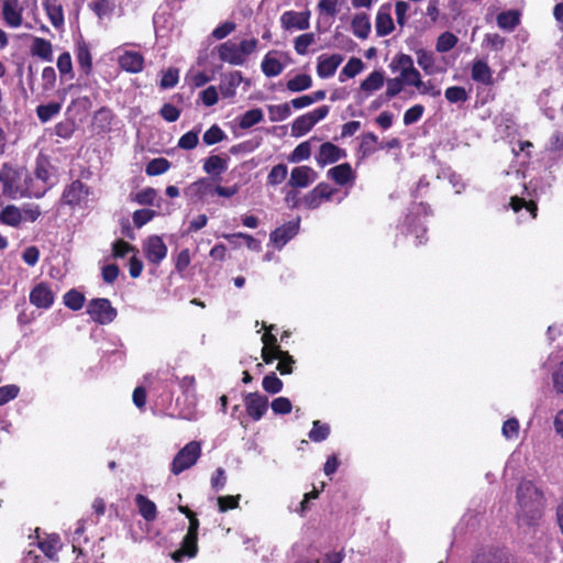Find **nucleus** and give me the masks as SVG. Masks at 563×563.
<instances>
[{
    "mask_svg": "<svg viewBox=\"0 0 563 563\" xmlns=\"http://www.w3.org/2000/svg\"><path fill=\"white\" fill-rule=\"evenodd\" d=\"M342 62L343 56L340 54L320 55L317 64L318 76L322 79L332 77Z\"/></svg>",
    "mask_w": 563,
    "mask_h": 563,
    "instance_id": "12",
    "label": "nucleus"
},
{
    "mask_svg": "<svg viewBox=\"0 0 563 563\" xmlns=\"http://www.w3.org/2000/svg\"><path fill=\"white\" fill-rule=\"evenodd\" d=\"M135 503L137 505L141 516L146 521H153L156 519L157 510L155 504L144 495H136Z\"/></svg>",
    "mask_w": 563,
    "mask_h": 563,
    "instance_id": "32",
    "label": "nucleus"
},
{
    "mask_svg": "<svg viewBox=\"0 0 563 563\" xmlns=\"http://www.w3.org/2000/svg\"><path fill=\"white\" fill-rule=\"evenodd\" d=\"M284 65L276 57V52L267 53L261 64L262 71L266 77H276L284 70Z\"/></svg>",
    "mask_w": 563,
    "mask_h": 563,
    "instance_id": "28",
    "label": "nucleus"
},
{
    "mask_svg": "<svg viewBox=\"0 0 563 563\" xmlns=\"http://www.w3.org/2000/svg\"><path fill=\"white\" fill-rule=\"evenodd\" d=\"M328 177L340 186H352L355 180V173L349 163L336 165L328 170Z\"/></svg>",
    "mask_w": 563,
    "mask_h": 563,
    "instance_id": "17",
    "label": "nucleus"
},
{
    "mask_svg": "<svg viewBox=\"0 0 563 563\" xmlns=\"http://www.w3.org/2000/svg\"><path fill=\"white\" fill-rule=\"evenodd\" d=\"M89 7L100 20H103L112 15L115 3L112 0H93Z\"/></svg>",
    "mask_w": 563,
    "mask_h": 563,
    "instance_id": "37",
    "label": "nucleus"
},
{
    "mask_svg": "<svg viewBox=\"0 0 563 563\" xmlns=\"http://www.w3.org/2000/svg\"><path fill=\"white\" fill-rule=\"evenodd\" d=\"M417 89H418L420 95H427V96H430V97H433V98L439 97L441 95L440 87L432 79H429L427 81H423L421 79V81L419 82Z\"/></svg>",
    "mask_w": 563,
    "mask_h": 563,
    "instance_id": "58",
    "label": "nucleus"
},
{
    "mask_svg": "<svg viewBox=\"0 0 563 563\" xmlns=\"http://www.w3.org/2000/svg\"><path fill=\"white\" fill-rule=\"evenodd\" d=\"M311 86L312 78L307 74L296 75L295 77L290 78L286 84L287 89L291 92L305 91L311 88Z\"/></svg>",
    "mask_w": 563,
    "mask_h": 563,
    "instance_id": "38",
    "label": "nucleus"
},
{
    "mask_svg": "<svg viewBox=\"0 0 563 563\" xmlns=\"http://www.w3.org/2000/svg\"><path fill=\"white\" fill-rule=\"evenodd\" d=\"M31 54L32 56L38 57L45 62L53 60V45L49 41L33 36L32 45H31Z\"/></svg>",
    "mask_w": 563,
    "mask_h": 563,
    "instance_id": "25",
    "label": "nucleus"
},
{
    "mask_svg": "<svg viewBox=\"0 0 563 563\" xmlns=\"http://www.w3.org/2000/svg\"><path fill=\"white\" fill-rule=\"evenodd\" d=\"M353 34L361 40H366L372 31V24L368 14L356 13L351 22Z\"/></svg>",
    "mask_w": 563,
    "mask_h": 563,
    "instance_id": "24",
    "label": "nucleus"
},
{
    "mask_svg": "<svg viewBox=\"0 0 563 563\" xmlns=\"http://www.w3.org/2000/svg\"><path fill=\"white\" fill-rule=\"evenodd\" d=\"M85 302V297L77 290H69L64 296V303L71 310H79Z\"/></svg>",
    "mask_w": 563,
    "mask_h": 563,
    "instance_id": "55",
    "label": "nucleus"
},
{
    "mask_svg": "<svg viewBox=\"0 0 563 563\" xmlns=\"http://www.w3.org/2000/svg\"><path fill=\"white\" fill-rule=\"evenodd\" d=\"M218 55L220 60L234 66H241L245 63V58L240 54L238 44L227 41L218 46Z\"/></svg>",
    "mask_w": 563,
    "mask_h": 563,
    "instance_id": "16",
    "label": "nucleus"
},
{
    "mask_svg": "<svg viewBox=\"0 0 563 563\" xmlns=\"http://www.w3.org/2000/svg\"><path fill=\"white\" fill-rule=\"evenodd\" d=\"M314 126L311 117L306 113L298 117L291 124V135L300 137L307 134Z\"/></svg>",
    "mask_w": 563,
    "mask_h": 563,
    "instance_id": "34",
    "label": "nucleus"
},
{
    "mask_svg": "<svg viewBox=\"0 0 563 563\" xmlns=\"http://www.w3.org/2000/svg\"><path fill=\"white\" fill-rule=\"evenodd\" d=\"M30 302L37 308L47 309L54 302L53 291L46 284L40 283L31 290Z\"/></svg>",
    "mask_w": 563,
    "mask_h": 563,
    "instance_id": "14",
    "label": "nucleus"
},
{
    "mask_svg": "<svg viewBox=\"0 0 563 563\" xmlns=\"http://www.w3.org/2000/svg\"><path fill=\"white\" fill-rule=\"evenodd\" d=\"M415 67L413 59L410 55L398 53L396 54L390 64L389 68L394 74H398L397 77H404L407 75L411 68Z\"/></svg>",
    "mask_w": 563,
    "mask_h": 563,
    "instance_id": "26",
    "label": "nucleus"
},
{
    "mask_svg": "<svg viewBox=\"0 0 563 563\" xmlns=\"http://www.w3.org/2000/svg\"><path fill=\"white\" fill-rule=\"evenodd\" d=\"M156 212L151 209H140L133 212V223L136 228H142L144 224L150 222Z\"/></svg>",
    "mask_w": 563,
    "mask_h": 563,
    "instance_id": "63",
    "label": "nucleus"
},
{
    "mask_svg": "<svg viewBox=\"0 0 563 563\" xmlns=\"http://www.w3.org/2000/svg\"><path fill=\"white\" fill-rule=\"evenodd\" d=\"M225 137L223 130L218 124H213L203 133L202 141L206 145H214Z\"/></svg>",
    "mask_w": 563,
    "mask_h": 563,
    "instance_id": "47",
    "label": "nucleus"
},
{
    "mask_svg": "<svg viewBox=\"0 0 563 563\" xmlns=\"http://www.w3.org/2000/svg\"><path fill=\"white\" fill-rule=\"evenodd\" d=\"M444 96L450 103L465 102L468 99L466 89L461 86H452L446 88Z\"/></svg>",
    "mask_w": 563,
    "mask_h": 563,
    "instance_id": "50",
    "label": "nucleus"
},
{
    "mask_svg": "<svg viewBox=\"0 0 563 563\" xmlns=\"http://www.w3.org/2000/svg\"><path fill=\"white\" fill-rule=\"evenodd\" d=\"M88 196L87 187L80 181H73L63 192V200L67 205H79Z\"/></svg>",
    "mask_w": 563,
    "mask_h": 563,
    "instance_id": "21",
    "label": "nucleus"
},
{
    "mask_svg": "<svg viewBox=\"0 0 563 563\" xmlns=\"http://www.w3.org/2000/svg\"><path fill=\"white\" fill-rule=\"evenodd\" d=\"M280 25L286 31H306L310 26V11L297 12L294 10L285 11L280 15Z\"/></svg>",
    "mask_w": 563,
    "mask_h": 563,
    "instance_id": "6",
    "label": "nucleus"
},
{
    "mask_svg": "<svg viewBox=\"0 0 563 563\" xmlns=\"http://www.w3.org/2000/svg\"><path fill=\"white\" fill-rule=\"evenodd\" d=\"M228 169V159L219 155H211L203 162V170L212 176H219Z\"/></svg>",
    "mask_w": 563,
    "mask_h": 563,
    "instance_id": "30",
    "label": "nucleus"
},
{
    "mask_svg": "<svg viewBox=\"0 0 563 563\" xmlns=\"http://www.w3.org/2000/svg\"><path fill=\"white\" fill-rule=\"evenodd\" d=\"M471 77L474 81L485 86L493 84V71L483 59H475L473 62Z\"/></svg>",
    "mask_w": 563,
    "mask_h": 563,
    "instance_id": "23",
    "label": "nucleus"
},
{
    "mask_svg": "<svg viewBox=\"0 0 563 563\" xmlns=\"http://www.w3.org/2000/svg\"><path fill=\"white\" fill-rule=\"evenodd\" d=\"M417 63L422 68L426 75H435L440 73V68L435 65L434 54L426 49H418L416 52Z\"/></svg>",
    "mask_w": 563,
    "mask_h": 563,
    "instance_id": "29",
    "label": "nucleus"
},
{
    "mask_svg": "<svg viewBox=\"0 0 563 563\" xmlns=\"http://www.w3.org/2000/svg\"><path fill=\"white\" fill-rule=\"evenodd\" d=\"M318 178V174L310 166L295 167L288 180V186L292 188H306Z\"/></svg>",
    "mask_w": 563,
    "mask_h": 563,
    "instance_id": "10",
    "label": "nucleus"
},
{
    "mask_svg": "<svg viewBox=\"0 0 563 563\" xmlns=\"http://www.w3.org/2000/svg\"><path fill=\"white\" fill-rule=\"evenodd\" d=\"M243 81L242 73L239 70L224 75L221 79L219 91L223 98H232L236 93V88Z\"/></svg>",
    "mask_w": 563,
    "mask_h": 563,
    "instance_id": "18",
    "label": "nucleus"
},
{
    "mask_svg": "<svg viewBox=\"0 0 563 563\" xmlns=\"http://www.w3.org/2000/svg\"><path fill=\"white\" fill-rule=\"evenodd\" d=\"M518 511L520 525L533 526L543 515L544 498L542 492L530 481H522L517 490Z\"/></svg>",
    "mask_w": 563,
    "mask_h": 563,
    "instance_id": "2",
    "label": "nucleus"
},
{
    "mask_svg": "<svg viewBox=\"0 0 563 563\" xmlns=\"http://www.w3.org/2000/svg\"><path fill=\"white\" fill-rule=\"evenodd\" d=\"M474 563H514L501 553H487L478 556Z\"/></svg>",
    "mask_w": 563,
    "mask_h": 563,
    "instance_id": "64",
    "label": "nucleus"
},
{
    "mask_svg": "<svg viewBox=\"0 0 563 563\" xmlns=\"http://www.w3.org/2000/svg\"><path fill=\"white\" fill-rule=\"evenodd\" d=\"M199 132L200 130L198 129L185 133L178 140L177 146L181 150H194L199 142Z\"/></svg>",
    "mask_w": 563,
    "mask_h": 563,
    "instance_id": "52",
    "label": "nucleus"
},
{
    "mask_svg": "<svg viewBox=\"0 0 563 563\" xmlns=\"http://www.w3.org/2000/svg\"><path fill=\"white\" fill-rule=\"evenodd\" d=\"M87 312L93 321L101 324L112 322L117 316V310L104 298L92 299L87 307Z\"/></svg>",
    "mask_w": 563,
    "mask_h": 563,
    "instance_id": "5",
    "label": "nucleus"
},
{
    "mask_svg": "<svg viewBox=\"0 0 563 563\" xmlns=\"http://www.w3.org/2000/svg\"><path fill=\"white\" fill-rule=\"evenodd\" d=\"M0 183L3 196L13 200L26 197L41 198L47 190V187L37 186L38 181L29 170L15 168L9 163H4L0 168Z\"/></svg>",
    "mask_w": 563,
    "mask_h": 563,
    "instance_id": "1",
    "label": "nucleus"
},
{
    "mask_svg": "<svg viewBox=\"0 0 563 563\" xmlns=\"http://www.w3.org/2000/svg\"><path fill=\"white\" fill-rule=\"evenodd\" d=\"M170 167V163L166 158H154L146 165V174L157 176L166 173Z\"/></svg>",
    "mask_w": 563,
    "mask_h": 563,
    "instance_id": "51",
    "label": "nucleus"
},
{
    "mask_svg": "<svg viewBox=\"0 0 563 563\" xmlns=\"http://www.w3.org/2000/svg\"><path fill=\"white\" fill-rule=\"evenodd\" d=\"M520 22L517 11L509 10L497 15V24L500 29L512 31Z\"/></svg>",
    "mask_w": 563,
    "mask_h": 563,
    "instance_id": "40",
    "label": "nucleus"
},
{
    "mask_svg": "<svg viewBox=\"0 0 563 563\" xmlns=\"http://www.w3.org/2000/svg\"><path fill=\"white\" fill-rule=\"evenodd\" d=\"M329 433V426L316 420L313 421L312 429L309 432V439L313 442H321L328 438Z\"/></svg>",
    "mask_w": 563,
    "mask_h": 563,
    "instance_id": "53",
    "label": "nucleus"
},
{
    "mask_svg": "<svg viewBox=\"0 0 563 563\" xmlns=\"http://www.w3.org/2000/svg\"><path fill=\"white\" fill-rule=\"evenodd\" d=\"M345 156V150L340 148L331 142H325L320 146L316 161L319 166L323 167L325 165L333 164Z\"/></svg>",
    "mask_w": 563,
    "mask_h": 563,
    "instance_id": "11",
    "label": "nucleus"
},
{
    "mask_svg": "<svg viewBox=\"0 0 563 563\" xmlns=\"http://www.w3.org/2000/svg\"><path fill=\"white\" fill-rule=\"evenodd\" d=\"M363 68L364 63L362 62V59L357 57L350 58L340 73V81L343 82L346 78H354L363 70Z\"/></svg>",
    "mask_w": 563,
    "mask_h": 563,
    "instance_id": "39",
    "label": "nucleus"
},
{
    "mask_svg": "<svg viewBox=\"0 0 563 563\" xmlns=\"http://www.w3.org/2000/svg\"><path fill=\"white\" fill-rule=\"evenodd\" d=\"M424 112V107L422 104H415L409 108L404 114V123L405 125H411L418 122Z\"/></svg>",
    "mask_w": 563,
    "mask_h": 563,
    "instance_id": "59",
    "label": "nucleus"
},
{
    "mask_svg": "<svg viewBox=\"0 0 563 563\" xmlns=\"http://www.w3.org/2000/svg\"><path fill=\"white\" fill-rule=\"evenodd\" d=\"M216 186L209 178H200L192 183L186 190V195L197 201H203L214 195Z\"/></svg>",
    "mask_w": 563,
    "mask_h": 563,
    "instance_id": "13",
    "label": "nucleus"
},
{
    "mask_svg": "<svg viewBox=\"0 0 563 563\" xmlns=\"http://www.w3.org/2000/svg\"><path fill=\"white\" fill-rule=\"evenodd\" d=\"M119 65L128 73L137 74L143 69L144 58L137 52L126 51L119 57Z\"/></svg>",
    "mask_w": 563,
    "mask_h": 563,
    "instance_id": "22",
    "label": "nucleus"
},
{
    "mask_svg": "<svg viewBox=\"0 0 563 563\" xmlns=\"http://www.w3.org/2000/svg\"><path fill=\"white\" fill-rule=\"evenodd\" d=\"M264 120L263 111L260 108L251 109L239 118V126L243 130L250 129Z\"/></svg>",
    "mask_w": 563,
    "mask_h": 563,
    "instance_id": "36",
    "label": "nucleus"
},
{
    "mask_svg": "<svg viewBox=\"0 0 563 563\" xmlns=\"http://www.w3.org/2000/svg\"><path fill=\"white\" fill-rule=\"evenodd\" d=\"M201 454V445L198 441L187 443L174 457L172 462V473L179 475L185 470L196 464Z\"/></svg>",
    "mask_w": 563,
    "mask_h": 563,
    "instance_id": "4",
    "label": "nucleus"
},
{
    "mask_svg": "<svg viewBox=\"0 0 563 563\" xmlns=\"http://www.w3.org/2000/svg\"><path fill=\"white\" fill-rule=\"evenodd\" d=\"M219 92L214 86H209L199 93V99L206 107H212L219 100Z\"/></svg>",
    "mask_w": 563,
    "mask_h": 563,
    "instance_id": "61",
    "label": "nucleus"
},
{
    "mask_svg": "<svg viewBox=\"0 0 563 563\" xmlns=\"http://www.w3.org/2000/svg\"><path fill=\"white\" fill-rule=\"evenodd\" d=\"M288 174V167L285 164L275 165L267 175V184L271 186H277L282 184Z\"/></svg>",
    "mask_w": 563,
    "mask_h": 563,
    "instance_id": "46",
    "label": "nucleus"
},
{
    "mask_svg": "<svg viewBox=\"0 0 563 563\" xmlns=\"http://www.w3.org/2000/svg\"><path fill=\"white\" fill-rule=\"evenodd\" d=\"M510 207L515 212H519L525 209L531 219H536L537 217V203L532 200L527 201L525 198H519L517 196L511 197Z\"/></svg>",
    "mask_w": 563,
    "mask_h": 563,
    "instance_id": "41",
    "label": "nucleus"
},
{
    "mask_svg": "<svg viewBox=\"0 0 563 563\" xmlns=\"http://www.w3.org/2000/svg\"><path fill=\"white\" fill-rule=\"evenodd\" d=\"M23 11L20 0H1V14L7 26L11 29L22 26Z\"/></svg>",
    "mask_w": 563,
    "mask_h": 563,
    "instance_id": "7",
    "label": "nucleus"
},
{
    "mask_svg": "<svg viewBox=\"0 0 563 563\" xmlns=\"http://www.w3.org/2000/svg\"><path fill=\"white\" fill-rule=\"evenodd\" d=\"M457 42V36L451 32H444L438 37L435 48L439 53H446L451 51Z\"/></svg>",
    "mask_w": 563,
    "mask_h": 563,
    "instance_id": "45",
    "label": "nucleus"
},
{
    "mask_svg": "<svg viewBox=\"0 0 563 563\" xmlns=\"http://www.w3.org/2000/svg\"><path fill=\"white\" fill-rule=\"evenodd\" d=\"M38 548L51 560L56 559L62 549V541L58 534H49L45 540L38 542Z\"/></svg>",
    "mask_w": 563,
    "mask_h": 563,
    "instance_id": "31",
    "label": "nucleus"
},
{
    "mask_svg": "<svg viewBox=\"0 0 563 563\" xmlns=\"http://www.w3.org/2000/svg\"><path fill=\"white\" fill-rule=\"evenodd\" d=\"M156 198V190L147 187L136 194H131L130 199L139 205L152 206Z\"/></svg>",
    "mask_w": 563,
    "mask_h": 563,
    "instance_id": "48",
    "label": "nucleus"
},
{
    "mask_svg": "<svg viewBox=\"0 0 563 563\" xmlns=\"http://www.w3.org/2000/svg\"><path fill=\"white\" fill-rule=\"evenodd\" d=\"M247 415L255 421L260 420L268 407V398L257 393H250L244 399Z\"/></svg>",
    "mask_w": 563,
    "mask_h": 563,
    "instance_id": "8",
    "label": "nucleus"
},
{
    "mask_svg": "<svg viewBox=\"0 0 563 563\" xmlns=\"http://www.w3.org/2000/svg\"><path fill=\"white\" fill-rule=\"evenodd\" d=\"M269 120L272 122H280L286 120L291 114L289 103L271 104L267 107Z\"/></svg>",
    "mask_w": 563,
    "mask_h": 563,
    "instance_id": "42",
    "label": "nucleus"
},
{
    "mask_svg": "<svg viewBox=\"0 0 563 563\" xmlns=\"http://www.w3.org/2000/svg\"><path fill=\"white\" fill-rule=\"evenodd\" d=\"M263 388L267 393L277 394L283 388V382L274 373H272L263 378Z\"/></svg>",
    "mask_w": 563,
    "mask_h": 563,
    "instance_id": "62",
    "label": "nucleus"
},
{
    "mask_svg": "<svg viewBox=\"0 0 563 563\" xmlns=\"http://www.w3.org/2000/svg\"><path fill=\"white\" fill-rule=\"evenodd\" d=\"M60 104L57 102H49L47 104H40L36 108V114L41 122L46 123L60 111Z\"/></svg>",
    "mask_w": 563,
    "mask_h": 563,
    "instance_id": "43",
    "label": "nucleus"
},
{
    "mask_svg": "<svg viewBox=\"0 0 563 563\" xmlns=\"http://www.w3.org/2000/svg\"><path fill=\"white\" fill-rule=\"evenodd\" d=\"M197 539L198 536L187 532L183 540L181 549L173 554V559L179 561L180 558L185 555L190 558L195 556L197 553Z\"/></svg>",
    "mask_w": 563,
    "mask_h": 563,
    "instance_id": "33",
    "label": "nucleus"
},
{
    "mask_svg": "<svg viewBox=\"0 0 563 563\" xmlns=\"http://www.w3.org/2000/svg\"><path fill=\"white\" fill-rule=\"evenodd\" d=\"M311 155V144L310 141H306L300 143L295 147V150L289 154L288 162L289 163H300L306 161Z\"/></svg>",
    "mask_w": 563,
    "mask_h": 563,
    "instance_id": "44",
    "label": "nucleus"
},
{
    "mask_svg": "<svg viewBox=\"0 0 563 563\" xmlns=\"http://www.w3.org/2000/svg\"><path fill=\"white\" fill-rule=\"evenodd\" d=\"M179 79V73L177 68H168L163 73L162 79H161V87L163 89H169L177 85Z\"/></svg>",
    "mask_w": 563,
    "mask_h": 563,
    "instance_id": "60",
    "label": "nucleus"
},
{
    "mask_svg": "<svg viewBox=\"0 0 563 563\" xmlns=\"http://www.w3.org/2000/svg\"><path fill=\"white\" fill-rule=\"evenodd\" d=\"M430 214L431 210L428 205L422 202L411 205L404 221L398 227L400 234L406 238L400 242L413 245L424 244L427 242V229L423 224L422 218H427Z\"/></svg>",
    "mask_w": 563,
    "mask_h": 563,
    "instance_id": "3",
    "label": "nucleus"
},
{
    "mask_svg": "<svg viewBox=\"0 0 563 563\" xmlns=\"http://www.w3.org/2000/svg\"><path fill=\"white\" fill-rule=\"evenodd\" d=\"M385 82L384 70L372 71L360 86V99L364 100L373 92L379 90Z\"/></svg>",
    "mask_w": 563,
    "mask_h": 563,
    "instance_id": "15",
    "label": "nucleus"
},
{
    "mask_svg": "<svg viewBox=\"0 0 563 563\" xmlns=\"http://www.w3.org/2000/svg\"><path fill=\"white\" fill-rule=\"evenodd\" d=\"M57 68L62 76L74 78L71 56L68 52L62 53L57 58Z\"/></svg>",
    "mask_w": 563,
    "mask_h": 563,
    "instance_id": "54",
    "label": "nucleus"
},
{
    "mask_svg": "<svg viewBox=\"0 0 563 563\" xmlns=\"http://www.w3.org/2000/svg\"><path fill=\"white\" fill-rule=\"evenodd\" d=\"M316 41L313 33H303L295 38L294 48L298 55H306L308 47Z\"/></svg>",
    "mask_w": 563,
    "mask_h": 563,
    "instance_id": "49",
    "label": "nucleus"
},
{
    "mask_svg": "<svg viewBox=\"0 0 563 563\" xmlns=\"http://www.w3.org/2000/svg\"><path fill=\"white\" fill-rule=\"evenodd\" d=\"M0 220L5 224L16 227L23 221L22 210L13 205L7 206L0 213Z\"/></svg>",
    "mask_w": 563,
    "mask_h": 563,
    "instance_id": "35",
    "label": "nucleus"
},
{
    "mask_svg": "<svg viewBox=\"0 0 563 563\" xmlns=\"http://www.w3.org/2000/svg\"><path fill=\"white\" fill-rule=\"evenodd\" d=\"M76 59L81 70L88 75L92 68V57L88 44L82 38L76 43Z\"/></svg>",
    "mask_w": 563,
    "mask_h": 563,
    "instance_id": "27",
    "label": "nucleus"
},
{
    "mask_svg": "<svg viewBox=\"0 0 563 563\" xmlns=\"http://www.w3.org/2000/svg\"><path fill=\"white\" fill-rule=\"evenodd\" d=\"M276 356L279 361L277 369L280 374H290L292 371L291 364L294 363V360L288 352L282 351L280 347H276Z\"/></svg>",
    "mask_w": 563,
    "mask_h": 563,
    "instance_id": "56",
    "label": "nucleus"
},
{
    "mask_svg": "<svg viewBox=\"0 0 563 563\" xmlns=\"http://www.w3.org/2000/svg\"><path fill=\"white\" fill-rule=\"evenodd\" d=\"M386 91H385V100H390L397 95H399L404 89V82L400 77L389 78L386 80Z\"/></svg>",
    "mask_w": 563,
    "mask_h": 563,
    "instance_id": "57",
    "label": "nucleus"
},
{
    "mask_svg": "<svg viewBox=\"0 0 563 563\" xmlns=\"http://www.w3.org/2000/svg\"><path fill=\"white\" fill-rule=\"evenodd\" d=\"M43 8L55 29H62L65 23L64 10L59 0H43Z\"/></svg>",
    "mask_w": 563,
    "mask_h": 563,
    "instance_id": "20",
    "label": "nucleus"
},
{
    "mask_svg": "<svg viewBox=\"0 0 563 563\" xmlns=\"http://www.w3.org/2000/svg\"><path fill=\"white\" fill-rule=\"evenodd\" d=\"M391 11V3H384L379 7L375 19V30L377 36L389 35L395 30Z\"/></svg>",
    "mask_w": 563,
    "mask_h": 563,
    "instance_id": "9",
    "label": "nucleus"
},
{
    "mask_svg": "<svg viewBox=\"0 0 563 563\" xmlns=\"http://www.w3.org/2000/svg\"><path fill=\"white\" fill-rule=\"evenodd\" d=\"M299 231L298 222H288L271 233V242L277 245L287 244Z\"/></svg>",
    "mask_w": 563,
    "mask_h": 563,
    "instance_id": "19",
    "label": "nucleus"
}]
</instances>
